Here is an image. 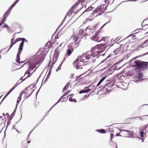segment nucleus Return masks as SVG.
I'll list each match as a JSON object with an SVG mask.
<instances>
[{"instance_id": "obj_1", "label": "nucleus", "mask_w": 148, "mask_h": 148, "mask_svg": "<svg viewBox=\"0 0 148 148\" xmlns=\"http://www.w3.org/2000/svg\"><path fill=\"white\" fill-rule=\"evenodd\" d=\"M22 40V42L20 44L19 47L18 49V52L17 55V57L16 59V62L18 63H23L24 62L23 61H20V55L21 51L23 50V45L25 42H28V41L25 39L24 38H19L16 39L15 40H14V38H12L11 40V45L10 48L8 50L12 47V46L16 43L18 41Z\"/></svg>"}, {"instance_id": "obj_2", "label": "nucleus", "mask_w": 148, "mask_h": 148, "mask_svg": "<svg viewBox=\"0 0 148 148\" xmlns=\"http://www.w3.org/2000/svg\"><path fill=\"white\" fill-rule=\"evenodd\" d=\"M44 59V55L42 53L40 54L31 60L29 64V69L33 70L36 67V65H38L41 63Z\"/></svg>"}, {"instance_id": "obj_3", "label": "nucleus", "mask_w": 148, "mask_h": 148, "mask_svg": "<svg viewBox=\"0 0 148 148\" xmlns=\"http://www.w3.org/2000/svg\"><path fill=\"white\" fill-rule=\"evenodd\" d=\"M108 5V4H107V3L103 4L102 5H101L93 11L91 14L92 15L95 17L100 15L106 10Z\"/></svg>"}, {"instance_id": "obj_4", "label": "nucleus", "mask_w": 148, "mask_h": 148, "mask_svg": "<svg viewBox=\"0 0 148 148\" xmlns=\"http://www.w3.org/2000/svg\"><path fill=\"white\" fill-rule=\"evenodd\" d=\"M73 64L74 66H76L77 69H82V70H81V71L83 72V74H85L90 69L89 68L87 69L86 66L83 65V63L81 62L77 59L73 62Z\"/></svg>"}, {"instance_id": "obj_5", "label": "nucleus", "mask_w": 148, "mask_h": 148, "mask_svg": "<svg viewBox=\"0 0 148 148\" xmlns=\"http://www.w3.org/2000/svg\"><path fill=\"white\" fill-rule=\"evenodd\" d=\"M92 39L93 40L98 42H102V44L98 45V46H100V47L103 45H105L109 41V39L108 37H100L99 36L97 33L93 36Z\"/></svg>"}, {"instance_id": "obj_6", "label": "nucleus", "mask_w": 148, "mask_h": 148, "mask_svg": "<svg viewBox=\"0 0 148 148\" xmlns=\"http://www.w3.org/2000/svg\"><path fill=\"white\" fill-rule=\"evenodd\" d=\"M34 90L30 89V88H27L23 90L20 94L24 99H27L31 95Z\"/></svg>"}, {"instance_id": "obj_7", "label": "nucleus", "mask_w": 148, "mask_h": 148, "mask_svg": "<svg viewBox=\"0 0 148 148\" xmlns=\"http://www.w3.org/2000/svg\"><path fill=\"white\" fill-rule=\"evenodd\" d=\"M98 45H96L95 47H93L89 52L91 53L93 57H95L96 56L101 53L102 50L98 48Z\"/></svg>"}, {"instance_id": "obj_8", "label": "nucleus", "mask_w": 148, "mask_h": 148, "mask_svg": "<svg viewBox=\"0 0 148 148\" xmlns=\"http://www.w3.org/2000/svg\"><path fill=\"white\" fill-rule=\"evenodd\" d=\"M78 5L77 3H76L73 6V7L70 9L69 11L66 14V15L64 17L63 20L64 21L66 18L67 16H71L72 15L74 14H75L77 13L79 11L77 10L75 12L73 10H74L77 7Z\"/></svg>"}, {"instance_id": "obj_9", "label": "nucleus", "mask_w": 148, "mask_h": 148, "mask_svg": "<svg viewBox=\"0 0 148 148\" xmlns=\"http://www.w3.org/2000/svg\"><path fill=\"white\" fill-rule=\"evenodd\" d=\"M73 44L71 45V44H70L68 46V49L66 50V53H65L63 61H65L66 59H67L68 58V57L71 55L73 51L74 47H71L73 46Z\"/></svg>"}, {"instance_id": "obj_10", "label": "nucleus", "mask_w": 148, "mask_h": 148, "mask_svg": "<svg viewBox=\"0 0 148 148\" xmlns=\"http://www.w3.org/2000/svg\"><path fill=\"white\" fill-rule=\"evenodd\" d=\"M61 44L60 45L56 48L54 51V54L52 63L53 64H54L57 61L58 58L59 57V54L60 52V49L59 46H61Z\"/></svg>"}, {"instance_id": "obj_11", "label": "nucleus", "mask_w": 148, "mask_h": 148, "mask_svg": "<svg viewBox=\"0 0 148 148\" xmlns=\"http://www.w3.org/2000/svg\"><path fill=\"white\" fill-rule=\"evenodd\" d=\"M86 60L91 59V62H95L96 61V58L93 57L89 51L84 53Z\"/></svg>"}, {"instance_id": "obj_12", "label": "nucleus", "mask_w": 148, "mask_h": 148, "mask_svg": "<svg viewBox=\"0 0 148 148\" xmlns=\"http://www.w3.org/2000/svg\"><path fill=\"white\" fill-rule=\"evenodd\" d=\"M143 61L139 60H137L134 61V64L132 67H135L136 69L137 70L142 69Z\"/></svg>"}, {"instance_id": "obj_13", "label": "nucleus", "mask_w": 148, "mask_h": 148, "mask_svg": "<svg viewBox=\"0 0 148 148\" xmlns=\"http://www.w3.org/2000/svg\"><path fill=\"white\" fill-rule=\"evenodd\" d=\"M84 54L82 56H78L77 58V59L79 60L81 62L84 63V62H86L87 61H86V60Z\"/></svg>"}, {"instance_id": "obj_14", "label": "nucleus", "mask_w": 148, "mask_h": 148, "mask_svg": "<svg viewBox=\"0 0 148 148\" xmlns=\"http://www.w3.org/2000/svg\"><path fill=\"white\" fill-rule=\"evenodd\" d=\"M19 0H16L15 2L10 7V8L8 9L6 12L5 13H6L7 15H8V16L12 9L16 5V3Z\"/></svg>"}, {"instance_id": "obj_15", "label": "nucleus", "mask_w": 148, "mask_h": 148, "mask_svg": "<svg viewBox=\"0 0 148 148\" xmlns=\"http://www.w3.org/2000/svg\"><path fill=\"white\" fill-rule=\"evenodd\" d=\"M80 39L82 38L85 35L84 30L82 29H80L79 33L77 34Z\"/></svg>"}, {"instance_id": "obj_16", "label": "nucleus", "mask_w": 148, "mask_h": 148, "mask_svg": "<svg viewBox=\"0 0 148 148\" xmlns=\"http://www.w3.org/2000/svg\"><path fill=\"white\" fill-rule=\"evenodd\" d=\"M80 38L77 34L72 35L71 37V39L73 40L74 42L77 41Z\"/></svg>"}, {"instance_id": "obj_17", "label": "nucleus", "mask_w": 148, "mask_h": 148, "mask_svg": "<svg viewBox=\"0 0 148 148\" xmlns=\"http://www.w3.org/2000/svg\"><path fill=\"white\" fill-rule=\"evenodd\" d=\"M88 87H86L84 88V89L79 91V93L81 94L83 93H86L90 91V89L88 88Z\"/></svg>"}, {"instance_id": "obj_18", "label": "nucleus", "mask_w": 148, "mask_h": 148, "mask_svg": "<svg viewBox=\"0 0 148 148\" xmlns=\"http://www.w3.org/2000/svg\"><path fill=\"white\" fill-rule=\"evenodd\" d=\"M111 84H110V83L107 84L104 87L107 91H110L111 90Z\"/></svg>"}, {"instance_id": "obj_19", "label": "nucleus", "mask_w": 148, "mask_h": 148, "mask_svg": "<svg viewBox=\"0 0 148 148\" xmlns=\"http://www.w3.org/2000/svg\"><path fill=\"white\" fill-rule=\"evenodd\" d=\"M142 69H145L148 68V62H143Z\"/></svg>"}, {"instance_id": "obj_20", "label": "nucleus", "mask_w": 148, "mask_h": 148, "mask_svg": "<svg viewBox=\"0 0 148 148\" xmlns=\"http://www.w3.org/2000/svg\"><path fill=\"white\" fill-rule=\"evenodd\" d=\"M8 16V15H7L6 13L4 14L3 16V19L0 22V26L5 21V18Z\"/></svg>"}, {"instance_id": "obj_21", "label": "nucleus", "mask_w": 148, "mask_h": 148, "mask_svg": "<svg viewBox=\"0 0 148 148\" xmlns=\"http://www.w3.org/2000/svg\"><path fill=\"white\" fill-rule=\"evenodd\" d=\"M125 132H127L128 133H130V130H123L122 131H121V135H122L123 134V135H126V136H125V137H127V135L128 134V133H126Z\"/></svg>"}, {"instance_id": "obj_22", "label": "nucleus", "mask_w": 148, "mask_h": 148, "mask_svg": "<svg viewBox=\"0 0 148 148\" xmlns=\"http://www.w3.org/2000/svg\"><path fill=\"white\" fill-rule=\"evenodd\" d=\"M29 70H27L25 73V75H26V74L28 75L27 76V77H29L32 74V73H30V70L32 71V70L31 69H29Z\"/></svg>"}, {"instance_id": "obj_23", "label": "nucleus", "mask_w": 148, "mask_h": 148, "mask_svg": "<svg viewBox=\"0 0 148 148\" xmlns=\"http://www.w3.org/2000/svg\"><path fill=\"white\" fill-rule=\"evenodd\" d=\"M16 86H14L13 87H12V88L9 91V92H8V93H7V94L3 98V100L4 99H5V98L9 94H10L11 92L12 91L14 90V89L16 87Z\"/></svg>"}, {"instance_id": "obj_24", "label": "nucleus", "mask_w": 148, "mask_h": 148, "mask_svg": "<svg viewBox=\"0 0 148 148\" xmlns=\"http://www.w3.org/2000/svg\"><path fill=\"white\" fill-rule=\"evenodd\" d=\"M96 131L98 132H99L102 134H104L106 133V130L103 129L97 130H96Z\"/></svg>"}, {"instance_id": "obj_25", "label": "nucleus", "mask_w": 148, "mask_h": 148, "mask_svg": "<svg viewBox=\"0 0 148 148\" xmlns=\"http://www.w3.org/2000/svg\"><path fill=\"white\" fill-rule=\"evenodd\" d=\"M6 115L7 116L8 118V117H9V118H8V119H9V120H11L12 119L13 117L14 114H12L10 116L9 114L8 113H7L6 114Z\"/></svg>"}, {"instance_id": "obj_26", "label": "nucleus", "mask_w": 148, "mask_h": 148, "mask_svg": "<svg viewBox=\"0 0 148 148\" xmlns=\"http://www.w3.org/2000/svg\"><path fill=\"white\" fill-rule=\"evenodd\" d=\"M82 75H81L77 77H76V79L75 80V82H76L77 81H79V82H80L82 80V78H79L80 77L82 76Z\"/></svg>"}, {"instance_id": "obj_27", "label": "nucleus", "mask_w": 148, "mask_h": 148, "mask_svg": "<svg viewBox=\"0 0 148 148\" xmlns=\"http://www.w3.org/2000/svg\"><path fill=\"white\" fill-rule=\"evenodd\" d=\"M79 42H77L75 43H70V44H71V45L73 44V47H74L73 48L74 49V48H76L77 47H78V46L79 45ZM72 47H73V46Z\"/></svg>"}, {"instance_id": "obj_28", "label": "nucleus", "mask_w": 148, "mask_h": 148, "mask_svg": "<svg viewBox=\"0 0 148 148\" xmlns=\"http://www.w3.org/2000/svg\"><path fill=\"white\" fill-rule=\"evenodd\" d=\"M78 5L81 3L82 5H84L85 3V0H79L77 2Z\"/></svg>"}, {"instance_id": "obj_29", "label": "nucleus", "mask_w": 148, "mask_h": 148, "mask_svg": "<svg viewBox=\"0 0 148 148\" xmlns=\"http://www.w3.org/2000/svg\"><path fill=\"white\" fill-rule=\"evenodd\" d=\"M144 133V130H140L139 134L140 135V137L143 138V134Z\"/></svg>"}, {"instance_id": "obj_30", "label": "nucleus", "mask_w": 148, "mask_h": 148, "mask_svg": "<svg viewBox=\"0 0 148 148\" xmlns=\"http://www.w3.org/2000/svg\"><path fill=\"white\" fill-rule=\"evenodd\" d=\"M121 48H119L116 49L114 50V52L115 54L118 53L119 52L121 51Z\"/></svg>"}, {"instance_id": "obj_31", "label": "nucleus", "mask_w": 148, "mask_h": 148, "mask_svg": "<svg viewBox=\"0 0 148 148\" xmlns=\"http://www.w3.org/2000/svg\"><path fill=\"white\" fill-rule=\"evenodd\" d=\"M105 77H103L99 82V83L97 85V87L98 86L101 84L103 82V81L105 79Z\"/></svg>"}, {"instance_id": "obj_32", "label": "nucleus", "mask_w": 148, "mask_h": 148, "mask_svg": "<svg viewBox=\"0 0 148 148\" xmlns=\"http://www.w3.org/2000/svg\"><path fill=\"white\" fill-rule=\"evenodd\" d=\"M92 10V7H89L88 8L86 9L84 11L83 13L82 14H83L85 12H87L88 11H90Z\"/></svg>"}, {"instance_id": "obj_33", "label": "nucleus", "mask_w": 148, "mask_h": 148, "mask_svg": "<svg viewBox=\"0 0 148 148\" xmlns=\"http://www.w3.org/2000/svg\"><path fill=\"white\" fill-rule=\"evenodd\" d=\"M22 95H21V94H20V95L18 97L17 101V103H19V102H20V101L21 100V98L22 97Z\"/></svg>"}, {"instance_id": "obj_34", "label": "nucleus", "mask_w": 148, "mask_h": 148, "mask_svg": "<svg viewBox=\"0 0 148 148\" xmlns=\"http://www.w3.org/2000/svg\"><path fill=\"white\" fill-rule=\"evenodd\" d=\"M69 101L72 102H75L76 101V100L75 99H73L71 97H69Z\"/></svg>"}, {"instance_id": "obj_35", "label": "nucleus", "mask_w": 148, "mask_h": 148, "mask_svg": "<svg viewBox=\"0 0 148 148\" xmlns=\"http://www.w3.org/2000/svg\"><path fill=\"white\" fill-rule=\"evenodd\" d=\"M106 2H107L108 4L112 3L114 2V0H105Z\"/></svg>"}, {"instance_id": "obj_36", "label": "nucleus", "mask_w": 148, "mask_h": 148, "mask_svg": "<svg viewBox=\"0 0 148 148\" xmlns=\"http://www.w3.org/2000/svg\"><path fill=\"white\" fill-rule=\"evenodd\" d=\"M143 77V74L141 73H138V79H141Z\"/></svg>"}, {"instance_id": "obj_37", "label": "nucleus", "mask_w": 148, "mask_h": 148, "mask_svg": "<svg viewBox=\"0 0 148 148\" xmlns=\"http://www.w3.org/2000/svg\"><path fill=\"white\" fill-rule=\"evenodd\" d=\"M121 133L116 134V136H123V137H125V136H126V135L125 134V135L123 134L122 135H121Z\"/></svg>"}, {"instance_id": "obj_38", "label": "nucleus", "mask_w": 148, "mask_h": 148, "mask_svg": "<svg viewBox=\"0 0 148 148\" xmlns=\"http://www.w3.org/2000/svg\"><path fill=\"white\" fill-rule=\"evenodd\" d=\"M69 87V86H67L66 85L64 87L63 89V91L66 90Z\"/></svg>"}, {"instance_id": "obj_39", "label": "nucleus", "mask_w": 148, "mask_h": 148, "mask_svg": "<svg viewBox=\"0 0 148 148\" xmlns=\"http://www.w3.org/2000/svg\"><path fill=\"white\" fill-rule=\"evenodd\" d=\"M70 92V91H67L66 92H65L63 95L62 96V97H64L65 95H67V94H68L69 92Z\"/></svg>"}, {"instance_id": "obj_40", "label": "nucleus", "mask_w": 148, "mask_h": 148, "mask_svg": "<svg viewBox=\"0 0 148 148\" xmlns=\"http://www.w3.org/2000/svg\"><path fill=\"white\" fill-rule=\"evenodd\" d=\"M72 81L71 80L69 81L66 84L67 86H69L70 85H71V84Z\"/></svg>"}, {"instance_id": "obj_41", "label": "nucleus", "mask_w": 148, "mask_h": 148, "mask_svg": "<svg viewBox=\"0 0 148 148\" xmlns=\"http://www.w3.org/2000/svg\"><path fill=\"white\" fill-rule=\"evenodd\" d=\"M113 137H114V134H110V140H112V139L113 138Z\"/></svg>"}, {"instance_id": "obj_42", "label": "nucleus", "mask_w": 148, "mask_h": 148, "mask_svg": "<svg viewBox=\"0 0 148 148\" xmlns=\"http://www.w3.org/2000/svg\"><path fill=\"white\" fill-rule=\"evenodd\" d=\"M3 27H5V28H8V26L7 25H6V24H5V25H3Z\"/></svg>"}, {"instance_id": "obj_43", "label": "nucleus", "mask_w": 148, "mask_h": 148, "mask_svg": "<svg viewBox=\"0 0 148 148\" xmlns=\"http://www.w3.org/2000/svg\"><path fill=\"white\" fill-rule=\"evenodd\" d=\"M60 65V66L59 67H58V68L57 69H56V71H57L60 70V69L59 67H60V65Z\"/></svg>"}, {"instance_id": "obj_44", "label": "nucleus", "mask_w": 148, "mask_h": 148, "mask_svg": "<svg viewBox=\"0 0 148 148\" xmlns=\"http://www.w3.org/2000/svg\"><path fill=\"white\" fill-rule=\"evenodd\" d=\"M31 142V141H29V140H28V141H27V143L28 144H29V143H30Z\"/></svg>"}, {"instance_id": "obj_45", "label": "nucleus", "mask_w": 148, "mask_h": 148, "mask_svg": "<svg viewBox=\"0 0 148 148\" xmlns=\"http://www.w3.org/2000/svg\"><path fill=\"white\" fill-rule=\"evenodd\" d=\"M31 132L29 133V135H28V136H27V138H28L29 137V136L30 134H31Z\"/></svg>"}, {"instance_id": "obj_46", "label": "nucleus", "mask_w": 148, "mask_h": 148, "mask_svg": "<svg viewBox=\"0 0 148 148\" xmlns=\"http://www.w3.org/2000/svg\"><path fill=\"white\" fill-rule=\"evenodd\" d=\"M3 116H5V115H6V114H5V113H3Z\"/></svg>"}, {"instance_id": "obj_47", "label": "nucleus", "mask_w": 148, "mask_h": 148, "mask_svg": "<svg viewBox=\"0 0 148 148\" xmlns=\"http://www.w3.org/2000/svg\"><path fill=\"white\" fill-rule=\"evenodd\" d=\"M88 20H90V21H92V19H90L89 18H87V20L88 21Z\"/></svg>"}, {"instance_id": "obj_48", "label": "nucleus", "mask_w": 148, "mask_h": 148, "mask_svg": "<svg viewBox=\"0 0 148 148\" xmlns=\"http://www.w3.org/2000/svg\"><path fill=\"white\" fill-rule=\"evenodd\" d=\"M106 23V24H104L103 25V26L101 27V28H102L105 25H106V23Z\"/></svg>"}, {"instance_id": "obj_49", "label": "nucleus", "mask_w": 148, "mask_h": 148, "mask_svg": "<svg viewBox=\"0 0 148 148\" xmlns=\"http://www.w3.org/2000/svg\"><path fill=\"white\" fill-rule=\"evenodd\" d=\"M89 28H90V27H87V29H86V31H87V29H89Z\"/></svg>"}, {"instance_id": "obj_50", "label": "nucleus", "mask_w": 148, "mask_h": 148, "mask_svg": "<svg viewBox=\"0 0 148 148\" xmlns=\"http://www.w3.org/2000/svg\"><path fill=\"white\" fill-rule=\"evenodd\" d=\"M74 95L73 94H71V95H70L69 96H72V95Z\"/></svg>"}, {"instance_id": "obj_51", "label": "nucleus", "mask_w": 148, "mask_h": 148, "mask_svg": "<svg viewBox=\"0 0 148 148\" xmlns=\"http://www.w3.org/2000/svg\"><path fill=\"white\" fill-rule=\"evenodd\" d=\"M16 131H17V132L19 133H20L19 132V131H18L17 130H16Z\"/></svg>"}, {"instance_id": "obj_52", "label": "nucleus", "mask_w": 148, "mask_h": 148, "mask_svg": "<svg viewBox=\"0 0 148 148\" xmlns=\"http://www.w3.org/2000/svg\"><path fill=\"white\" fill-rule=\"evenodd\" d=\"M61 99V98L60 99H59V100L58 101V102H57V103H58V102L60 101V99Z\"/></svg>"}, {"instance_id": "obj_53", "label": "nucleus", "mask_w": 148, "mask_h": 148, "mask_svg": "<svg viewBox=\"0 0 148 148\" xmlns=\"http://www.w3.org/2000/svg\"><path fill=\"white\" fill-rule=\"evenodd\" d=\"M145 26H148V25H145Z\"/></svg>"}, {"instance_id": "obj_54", "label": "nucleus", "mask_w": 148, "mask_h": 148, "mask_svg": "<svg viewBox=\"0 0 148 148\" xmlns=\"http://www.w3.org/2000/svg\"><path fill=\"white\" fill-rule=\"evenodd\" d=\"M2 117V116H0V119H1V117Z\"/></svg>"}, {"instance_id": "obj_55", "label": "nucleus", "mask_w": 148, "mask_h": 148, "mask_svg": "<svg viewBox=\"0 0 148 148\" xmlns=\"http://www.w3.org/2000/svg\"><path fill=\"white\" fill-rule=\"evenodd\" d=\"M1 56L0 55V58H1Z\"/></svg>"}, {"instance_id": "obj_56", "label": "nucleus", "mask_w": 148, "mask_h": 148, "mask_svg": "<svg viewBox=\"0 0 148 148\" xmlns=\"http://www.w3.org/2000/svg\"><path fill=\"white\" fill-rule=\"evenodd\" d=\"M116 148H117V146H116Z\"/></svg>"}, {"instance_id": "obj_57", "label": "nucleus", "mask_w": 148, "mask_h": 148, "mask_svg": "<svg viewBox=\"0 0 148 148\" xmlns=\"http://www.w3.org/2000/svg\"><path fill=\"white\" fill-rule=\"evenodd\" d=\"M25 148H27V147H26Z\"/></svg>"}, {"instance_id": "obj_58", "label": "nucleus", "mask_w": 148, "mask_h": 148, "mask_svg": "<svg viewBox=\"0 0 148 148\" xmlns=\"http://www.w3.org/2000/svg\"><path fill=\"white\" fill-rule=\"evenodd\" d=\"M53 108V107H51V109H52V108Z\"/></svg>"}, {"instance_id": "obj_59", "label": "nucleus", "mask_w": 148, "mask_h": 148, "mask_svg": "<svg viewBox=\"0 0 148 148\" xmlns=\"http://www.w3.org/2000/svg\"><path fill=\"white\" fill-rule=\"evenodd\" d=\"M53 108V107H51V109H52V108Z\"/></svg>"}, {"instance_id": "obj_60", "label": "nucleus", "mask_w": 148, "mask_h": 148, "mask_svg": "<svg viewBox=\"0 0 148 148\" xmlns=\"http://www.w3.org/2000/svg\"><path fill=\"white\" fill-rule=\"evenodd\" d=\"M53 108V107H51V109H52V108Z\"/></svg>"}, {"instance_id": "obj_61", "label": "nucleus", "mask_w": 148, "mask_h": 148, "mask_svg": "<svg viewBox=\"0 0 148 148\" xmlns=\"http://www.w3.org/2000/svg\"><path fill=\"white\" fill-rule=\"evenodd\" d=\"M53 108V107H51V109H52V108Z\"/></svg>"}, {"instance_id": "obj_62", "label": "nucleus", "mask_w": 148, "mask_h": 148, "mask_svg": "<svg viewBox=\"0 0 148 148\" xmlns=\"http://www.w3.org/2000/svg\"><path fill=\"white\" fill-rule=\"evenodd\" d=\"M56 103L55 104H54V106H55V105H56Z\"/></svg>"}, {"instance_id": "obj_63", "label": "nucleus", "mask_w": 148, "mask_h": 148, "mask_svg": "<svg viewBox=\"0 0 148 148\" xmlns=\"http://www.w3.org/2000/svg\"><path fill=\"white\" fill-rule=\"evenodd\" d=\"M56 103L55 104H54V106H55V105H56Z\"/></svg>"}, {"instance_id": "obj_64", "label": "nucleus", "mask_w": 148, "mask_h": 148, "mask_svg": "<svg viewBox=\"0 0 148 148\" xmlns=\"http://www.w3.org/2000/svg\"><path fill=\"white\" fill-rule=\"evenodd\" d=\"M56 103L55 104H54V106H55V105H56Z\"/></svg>"}]
</instances>
